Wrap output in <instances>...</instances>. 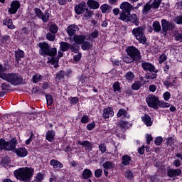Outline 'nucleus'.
<instances>
[{
    "mask_svg": "<svg viewBox=\"0 0 182 182\" xmlns=\"http://www.w3.org/2000/svg\"><path fill=\"white\" fill-rule=\"evenodd\" d=\"M40 48V53L43 55V56H50L52 58H48V60L47 63H50L53 65L54 68H58L59 65V58H53L58 53V50L55 48H49V44L43 42L39 43Z\"/></svg>",
    "mask_w": 182,
    "mask_h": 182,
    "instance_id": "obj_1",
    "label": "nucleus"
},
{
    "mask_svg": "<svg viewBox=\"0 0 182 182\" xmlns=\"http://www.w3.org/2000/svg\"><path fill=\"white\" fill-rule=\"evenodd\" d=\"M35 169L29 167L20 168L14 171V177L20 181H28L33 177Z\"/></svg>",
    "mask_w": 182,
    "mask_h": 182,
    "instance_id": "obj_2",
    "label": "nucleus"
},
{
    "mask_svg": "<svg viewBox=\"0 0 182 182\" xmlns=\"http://www.w3.org/2000/svg\"><path fill=\"white\" fill-rule=\"evenodd\" d=\"M18 141L15 138H12L9 141L4 139H0V150H7L9 151H14L16 149Z\"/></svg>",
    "mask_w": 182,
    "mask_h": 182,
    "instance_id": "obj_3",
    "label": "nucleus"
},
{
    "mask_svg": "<svg viewBox=\"0 0 182 182\" xmlns=\"http://www.w3.org/2000/svg\"><path fill=\"white\" fill-rule=\"evenodd\" d=\"M132 34L139 43H146L147 39L144 35V28L143 27L134 28L132 30Z\"/></svg>",
    "mask_w": 182,
    "mask_h": 182,
    "instance_id": "obj_4",
    "label": "nucleus"
},
{
    "mask_svg": "<svg viewBox=\"0 0 182 182\" xmlns=\"http://www.w3.org/2000/svg\"><path fill=\"white\" fill-rule=\"evenodd\" d=\"M3 80H6V82H9V83H11V85H14L16 86V85H19L21 82V77H19V75L18 74H14V73H6L4 75H3Z\"/></svg>",
    "mask_w": 182,
    "mask_h": 182,
    "instance_id": "obj_5",
    "label": "nucleus"
},
{
    "mask_svg": "<svg viewBox=\"0 0 182 182\" xmlns=\"http://www.w3.org/2000/svg\"><path fill=\"white\" fill-rule=\"evenodd\" d=\"M74 42L76 44H73L71 46V50L75 52V53H77V50H79V45H82L86 41V36H75L74 38Z\"/></svg>",
    "mask_w": 182,
    "mask_h": 182,
    "instance_id": "obj_6",
    "label": "nucleus"
},
{
    "mask_svg": "<svg viewBox=\"0 0 182 182\" xmlns=\"http://www.w3.org/2000/svg\"><path fill=\"white\" fill-rule=\"evenodd\" d=\"M146 102L149 107H151L155 110H157V109H159V97H156V95H149L146 98Z\"/></svg>",
    "mask_w": 182,
    "mask_h": 182,
    "instance_id": "obj_7",
    "label": "nucleus"
},
{
    "mask_svg": "<svg viewBox=\"0 0 182 182\" xmlns=\"http://www.w3.org/2000/svg\"><path fill=\"white\" fill-rule=\"evenodd\" d=\"M161 25H162V33H163V35H166L167 31H168V29H172V28H174L173 24L170 22H168L166 19H162L161 20Z\"/></svg>",
    "mask_w": 182,
    "mask_h": 182,
    "instance_id": "obj_8",
    "label": "nucleus"
},
{
    "mask_svg": "<svg viewBox=\"0 0 182 182\" xmlns=\"http://www.w3.org/2000/svg\"><path fill=\"white\" fill-rule=\"evenodd\" d=\"M86 9H87L86 2L82 1L75 6V11L77 15H80V14H83L85 11H86Z\"/></svg>",
    "mask_w": 182,
    "mask_h": 182,
    "instance_id": "obj_9",
    "label": "nucleus"
},
{
    "mask_svg": "<svg viewBox=\"0 0 182 182\" xmlns=\"http://www.w3.org/2000/svg\"><path fill=\"white\" fill-rule=\"evenodd\" d=\"M127 53L128 55L131 56V58H133L134 59H136V58L139 56V50L133 46L129 47L127 49Z\"/></svg>",
    "mask_w": 182,
    "mask_h": 182,
    "instance_id": "obj_10",
    "label": "nucleus"
},
{
    "mask_svg": "<svg viewBox=\"0 0 182 182\" xmlns=\"http://www.w3.org/2000/svg\"><path fill=\"white\" fill-rule=\"evenodd\" d=\"M19 8H21V4H19V1H13L11 4V8L9 9V12L14 15L16 12H18V9H19Z\"/></svg>",
    "mask_w": 182,
    "mask_h": 182,
    "instance_id": "obj_11",
    "label": "nucleus"
},
{
    "mask_svg": "<svg viewBox=\"0 0 182 182\" xmlns=\"http://www.w3.org/2000/svg\"><path fill=\"white\" fill-rule=\"evenodd\" d=\"M14 153L18 156V157H26L28 156V150L25 147H20L17 149L14 150Z\"/></svg>",
    "mask_w": 182,
    "mask_h": 182,
    "instance_id": "obj_12",
    "label": "nucleus"
},
{
    "mask_svg": "<svg viewBox=\"0 0 182 182\" xmlns=\"http://www.w3.org/2000/svg\"><path fill=\"white\" fill-rule=\"evenodd\" d=\"M141 66L144 69V70H145V72H154L155 73L157 72L156 71V68H154V65H153V64L150 63H143L141 64Z\"/></svg>",
    "mask_w": 182,
    "mask_h": 182,
    "instance_id": "obj_13",
    "label": "nucleus"
},
{
    "mask_svg": "<svg viewBox=\"0 0 182 182\" xmlns=\"http://www.w3.org/2000/svg\"><path fill=\"white\" fill-rule=\"evenodd\" d=\"M102 116L104 119H109V117H113L114 116V112L112 107H107L104 109Z\"/></svg>",
    "mask_w": 182,
    "mask_h": 182,
    "instance_id": "obj_14",
    "label": "nucleus"
},
{
    "mask_svg": "<svg viewBox=\"0 0 182 182\" xmlns=\"http://www.w3.org/2000/svg\"><path fill=\"white\" fill-rule=\"evenodd\" d=\"M120 9H122V11L124 12H127V14H130V11L133 9V6L130 4L129 2H123L120 5Z\"/></svg>",
    "mask_w": 182,
    "mask_h": 182,
    "instance_id": "obj_15",
    "label": "nucleus"
},
{
    "mask_svg": "<svg viewBox=\"0 0 182 182\" xmlns=\"http://www.w3.org/2000/svg\"><path fill=\"white\" fill-rule=\"evenodd\" d=\"M87 5L90 8V9H99V6H100L99 2L95 0H88L87 2Z\"/></svg>",
    "mask_w": 182,
    "mask_h": 182,
    "instance_id": "obj_16",
    "label": "nucleus"
},
{
    "mask_svg": "<svg viewBox=\"0 0 182 182\" xmlns=\"http://www.w3.org/2000/svg\"><path fill=\"white\" fill-rule=\"evenodd\" d=\"M77 31H79V28H77V26L75 25H70L67 28V33L69 36H73L75 32H77Z\"/></svg>",
    "mask_w": 182,
    "mask_h": 182,
    "instance_id": "obj_17",
    "label": "nucleus"
},
{
    "mask_svg": "<svg viewBox=\"0 0 182 182\" xmlns=\"http://www.w3.org/2000/svg\"><path fill=\"white\" fill-rule=\"evenodd\" d=\"M181 174L180 169H170L168 171L167 175L168 177H177Z\"/></svg>",
    "mask_w": 182,
    "mask_h": 182,
    "instance_id": "obj_18",
    "label": "nucleus"
},
{
    "mask_svg": "<svg viewBox=\"0 0 182 182\" xmlns=\"http://www.w3.org/2000/svg\"><path fill=\"white\" fill-rule=\"evenodd\" d=\"M120 21H123L124 22H129V18L130 16V13H127V11H123L119 14Z\"/></svg>",
    "mask_w": 182,
    "mask_h": 182,
    "instance_id": "obj_19",
    "label": "nucleus"
},
{
    "mask_svg": "<svg viewBox=\"0 0 182 182\" xmlns=\"http://www.w3.org/2000/svg\"><path fill=\"white\" fill-rule=\"evenodd\" d=\"M117 117H124L125 119H129L130 115L127 113V112L124 109H120L117 114Z\"/></svg>",
    "mask_w": 182,
    "mask_h": 182,
    "instance_id": "obj_20",
    "label": "nucleus"
},
{
    "mask_svg": "<svg viewBox=\"0 0 182 182\" xmlns=\"http://www.w3.org/2000/svg\"><path fill=\"white\" fill-rule=\"evenodd\" d=\"M141 119L148 127L153 124V122H151V118L148 114H145L144 117H142Z\"/></svg>",
    "mask_w": 182,
    "mask_h": 182,
    "instance_id": "obj_21",
    "label": "nucleus"
},
{
    "mask_svg": "<svg viewBox=\"0 0 182 182\" xmlns=\"http://www.w3.org/2000/svg\"><path fill=\"white\" fill-rule=\"evenodd\" d=\"M50 166H53L54 168H62L63 164L60 161L55 159H52L50 162Z\"/></svg>",
    "mask_w": 182,
    "mask_h": 182,
    "instance_id": "obj_22",
    "label": "nucleus"
},
{
    "mask_svg": "<svg viewBox=\"0 0 182 182\" xmlns=\"http://www.w3.org/2000/svg\"><path fill=\"white\" fill-rule=\"evenodd\" d=\"M132 161V157L129 155H124L122 156V164L123 166H129Z\"/></svg>",
    "mask_w": 182,
    "mask_h": 182,
    "instance_id": "obj_23",
    "label": "nucleus"
},
{
    "mask_svg": "<svg viewBox=\"0 0 182 182\" xmlns=\"http://www.w3.org/2000/svg\"><path fill=\"white\" fill-rule=\"evenodd\" d=\"M93 45H92L89 41H84L82 44L81 49L82 50H89V49H92Z\"/></svg>",
    "mask_w": 182,
    "mask_h": 182,
    "instance_id": "obj_24",
    "label": "nucleus"
},
{
    "mask_svg": "<svg viewBox=\"0 0 182 182\" xmlns=\"http://www.w3.org/2000/svg\"><path fill=\"white\" fill-rule=\"evenodd\" d=\"M78 144H80V146L85 147V149H87L88 150L92 149V144H90V142H89V141H78Z\"/></svg>",
    "mask_w": 182,
    "mask_h": 182,
    "instance_id": "obj_25",
    "label": "nucleus"
},
{
    "mask_svg": "<svg viewBox=\"0 0 182 182\" xmlns=\"http://www.w3.org/2000/svg\"><path fill=\"white\" fill-rule=\"evenodd\" d=\"M102 166L105 170H110L114 167V164L110 161H107L102 164Z\"/></svg>",
    "mask_w": 182,
    "mask_h": 182,
    "instance_id": "obj_26",
    "label": "nucleus"
},
{
    "mask_svg": "<svg viewBox=\"0 0 182 182\" xmlns=\"http://www.w3.org/2000/svg\"><path fill=\"white\" fill-rule=\"evenodd\" d=\"M82 178L87 180V178H90L92 177V171L90 169H85L82 172Z\"/></svg>",
    "mask_w": 182,
    "mask_h": 182,
    "instance_id": "obj_27",
    "label": "nucleus"
},
{
    "mask_svg": "<svg viewBox=\"0 0 182 182\" xmlns=\"http://www.w3.org/2000/svg\"><path fill=\"white\" fill-rule=\"evenodd\" d=\"M154 32H160L161 31V26L160 25V21H154L152 24Z\"/></svg>",
    "mask_w": 182,
    "mask_h": 182,
    "instance_id": "obj_28",
    "label": "nucleus"
},
{
    "mask_svg": "<svg viewBox=\"0 0 182 182\" xmlns=\"http://www.w3.org/2000/svg\"><path fill=\"white\" fill-rule=\"evenodd\" d=\"M3 23L4 25H6L9 29H15V25L12 22V19L4 20Z\"/></svg>",
    "mask_w": 182,
    "mask_h": 182,
    "instance_id": "obj_29",
    "label": "nucleus"
},
{
    "mask_svg": "<svg viewBox=\"0 0 182 182\" xmlns=\"http://www.w3.org/2000/svg\"><path fill=\"white\" fill-rule=\"evenodd\" d=\"M55 139V131H48L46 134V140L53 141Z\"/></svg>",
    "mask_w": 182,
    "mask_h": 182,
    "instance_id": "obj_30",
    "label": "nucleus"
},
{
    "mask_svg": "<svg viewBox=\"0 0 182 182\" xmlns=\"http://www.w3.org/2000/svg\"><path fill=\"white\" fill-rule=\"evenodd\" d=\"M136 59L133 58V57L129 56V55L128 54V55H125L123 57L122 60L123 62H124L125 63H132V62H134Z\"/></svg>",
    "mask_w": 182,
    "mask_h": 182,
    "instance_id": "obj_31",
    "label": "nucleus"
},
{
    "mask_svg": "<svg viewBox=\"0 0 182 182\" xmlns=\"http://www.w3.org/2000/svg\"><path fill=\"white\" fill-rule=\"evenodd\" d=\"M70 46L68 43L61 42L60 43V48L63 52H66V50H68V49H69Z\"/></svg>",
    "mask_w": 182,
    "mask_h": 182,
    "instance_id": "obj_32",
    "label": "nucleus"
},
{
    "mask_svg": "<svg viewBox=\"0 0 182 182\" xmlns=\"http://www.w3.org/2000/svg\"><path fill=\"white\" fill-rule=\"evenodd\" d=\"M23 51L19 50L15 52V56H16V60H17V62L18 60H21V58H23Z\"/></svg>",
    "mask_w": 182,
    "mask_h": 182,
    "instance_id": "obj_33",
    "label": "nucleus"
},
{
    "mask_svg": "<svg viewBox=\"0 0 182 182\" xmlns=\"http://www.w3.org/2000/svg\"><path fill=\"white\" fill-rule=\"evenodd\" d=\"M100 9H101L102 14H106V13L109 12V11H110V7L107 4H102L100 6Z\"/></svg>",
    "mask_w": 182,
    "mask_h": 182,
    "instance_id": "obj_34",
    "label": "nucleus"
},
{
    "mask_svg": "<svg viewBox=\"0 0 182 182\" xmlns=\"http://www.w3.org/2000/svg\"><path fill=\"white\" fill-rule=\"evenodd\" d=\"M113 89H114V92L120 93L122 90V88L120 87V83H119V82H116L113 85Z\"/></svg>",
    "mask_w": 182,
    "mask_h": 182,
    "instance_id": "obj_35",
    "label": "nucleus"
},
{
    "mask_svg": "<svg viewBox=\"0 0 182 182\" xmlns=\"http://www.w3.org/2000/svg\"><path fill=\"white\" fill-rule=\"evenodd\" d=\"M160 4H161V0H154V2L151 4L153 9H157L159 6H160Z\"/></svg>",
    "mask_w": 182,
    "mask_h": 182,
    "instance_id": "obj_36",
    "label": "nucleus"
},
{
    "mask_svg": "<svg viewBox=\"0 0 182 182\" xmlns=\"http://www.w3.org/2000/svg\"><path fill=\"white\" fill-rule=\"evenodd\" d=\"M43 22H48L49 21V13L48 11H46L45 14L41 15V18H40Z\"/></svg>",
    "mask_w": 182,
    "mask_h": 182,
    "instance_id": "obj_37",
    "label": "nucleus"
},
{
    "mask_svg": "<svg viewBox=\"0 0 182 182\" xmlns=\"http://www.w3.org/2000/svg\"><path fill=\"white\" fill-rule=\"evenodd\" d=\"M133 90H139L141 87V82L136 81L132 86Z\"/></svg>",
    "mask_w": 182,
    "mask_h": 182,
    "instance_id": "obj_38",
    "label": "nucleus"
},
{
    "mask_svg": "<svg viewBox=\"0 0 182 182\" xmlns=\"http://www.w3.org/2000/svg\"><path fill=\"white\" fill-rule=\"evenodd\" d=\"M42 80V75L41 74H37L33 77V83H38Z\"/></svg>",
    "mask_w": 182,
    "mask_h": 182,
    "instance_id": "obj_39",
    "label": "nucleus"
},
{
    "mask_svg": "<svg viewBox=\"0 0 182 182\" xmlns=\"http://www.w3.org/2000/svg\"><path fill=\"white\" fill-rule=\"evenodd\" d=\"M8 70V68L6 67H4L2 65L0 64V78L3 79V76L6 75L4 72H6Z\"/></svg>",
    "mask_w": 182,
    "mask_h": 182,
    "instance_id": "obj_40",
    "label": "nucleus"
},
{
    "mask_svg": "<svg viewBox=\"0 0 182 182\" xmlns=\"http://www.w3.org/2000/svg\"><path fill=\"white\" fill-rule=\"evenodd\" d=\"M159 107H170V104L164 101H159L158 102V108Z\"/></svg>",
    "mask_w": 182,
    "mask_h": 182,
    "instance_id": "obj_41",
    "label": "nucleus"
},
{
    "mask_svg": "<svg viewBox=\"0 0 182 182\" xmlns=\"http://www.w3.org/2000/svg\"><path fill=\"white\" fill-rule=\"evenodd\" d=\"M174 80H166L164 82V85L166 86V87H171L173 86V83H174Z\"/></svg>",
    "mask_w": 182,
    "mask_h": 182,
    "instance_id": "obj_42",
    "label": "nucleus"
},
{
    "mask_svg": "<svg viewBox=\"0 0 182 182\" xmlns=\"http://www.w3.org/2000/svg\"><path fill=\"white\" fill-rule=\"evenodd\" d=\"M125 77L127 80L132 81L133 79H134V74H133L132 72H128L126 73Z\"/></svg>",
    "mask_w": 182,
    "mask_h": 182,
    "instance_id": "obj_43",
    "label": "nucleus"
},
{
    "mask_svg": "<svg viewBox=\"0 0 182 182\" xmlns=\"http://www.w3.org/2000/svg\"><path fill=\"white\" fill-rule=\"evenodd\" d=\"M46 98L48 106H51V105L53 103V98L52 97V95H46Z\"/></svg>",
    "mask_w": 182,
    "mask_h": 182,
    "instance_id": "obj_44",
    "label": "nucleus"
},
{
    "mask_svg": "<svg viewBox=\"0 0 182 182\" xmlns=\"http://www.w3.org/2000/svg\"><path fill=\"white\" fill-rule=\"evenodd\" d=\"M152 8L151 4L150 3H146L144 6L143 12L144 14H147V11H149Z\"/></svg>",
    "mask_w": 182,
    "mask_h": 182,
    "instance_id": "obj_45",
    "label": "nucleus"
},
{
    "mask_svg": "<svg viewBox=\"0 0 182 182\" xmlns=\"http://www.w3.org/2000/svg\"><path fill=\"white\" fill-rule=\"evenodd\" d=\"M154 143L156 144V146H160V144L163 143V137L157 136L154 140Z\"/></svg>",
    "mask_w": 182,
    "mask_h": 182,
    "instance_id": "obj_46",
    "label": "nucleus"
},
{
    "mask_svg": "<svg viewBox=\"0 0 182 182\" xmlns=\"http://www.w3.org/2000/svg\"><path fill=\"white\" fill-rule=\"evenodd\" d=\"M46 38H47L48 41H50V42H53V41H55V36L54 34L48 33L46 35Z\"/></svg>",
    "mask_w": 182,
    "mask_h": 182,
    "instance_id": "obj_47",
    "label": "nucleus"
},
{
    "mask_svg": "<svg viewBox=\"0 0 182 182\" xmlns=\"http://www.w3.org/2000/svg\"><path fill=\"white\" fill-rule=\"evenodd\" d=\"M92 15H93V13L92 12V11H89L87 9L85 13L84 14L85 18H86L87 19H89V18H92Z\"/></svg>",
    "mask_w": 182,
    "mask_h": 182,
    "instance_id": "obj_48",
    "label": "nucleus"
},
{
    "mask_svg": "<svg viewBox=\"0 0 182 182\" xmlns=\"http://www.w3.org/2000/svg\"><path fill=\"white\" fill-rule=\"evenodd\" d=\"M174 22H176V23H178V25H181L182 24V15H179V16H176L174 18Z\"/></svg>",
    "mask_w": 182,
    "mask_h": 182,
    "instance_id": "obj_49",
    "label": "nucleus"
},
{
    "mask_svg": "<svg viewBox=\"0 0 182 182\" xmlns=\"http://www.w3.org/2000/svg\"><path fill=\"white\" fill-rule=\"evenodd\" d=\"M50 31L51 33H56L58 32V26L55 24L51 25L50 26Z\"/></svg>",
    "mask_w": 182,
    "mask_h": 182,
    "instance_id": "obj_50",
    "label": "nucleus"
},
{
    "mask_svg": "<svg viewBox=\"0 0 182 182\" xmlns=\"http://www.w3.org/2000/svg\"><path fill=\"white\" fill-rule=\"evenodd\" d=\"M35 14L36 15V16H38V18L40 19L43 15L42 14V11L38 8L34 9Z\"/></svg>",
    "mask_w": 182,
    "mask_h": 182,
    "instance_id": "obj_51",
    "label": "nucleus"
},
{
    "mask_svg": "<svg viewBox=\"0 0 182 182\" xmlns=\"http://www.w3.org/2000/svg\"><path fill=\"white\" fill-rule=\"evenodd\" d=\"M170 97H171V94L169 92H166L164 93V99L166 102L170 100Z\"/></svg>",
    "mask_w": 182,
    "mask_h": 182,
    "instance_id": "obj_52",
    "label": "nucleus"
},
{
    "mask_svg": "<svg viewBox=\"0 0 182 182\" xmlns=\"http://www.w3.org/2000/svg\"><path fill=\"white\" fill-rule=\"evenodd\" d=\"M137 21V16L136 14L130 15L129 17V22H136Z\"/></svg>",
    "mask_w": 182,
    "mask_h": 182,
    "instance_id": "obj_53",
    "label": "nucleus"
},
{
    "mask_svg": "<svg viewBox=\"0 0 182 182\" xmlns=\"http://www.w3.org/2000/svg\"><path fill=\"white\" fill-rule=\"evenodd\" d=\"M166 59H167V55H166V54H162L159 57V63H163L165 60H166Z\"/></svg>",
    "mask_w": 182,
    "mask_h": 182,
    "instance_id": "obj_54",
    "label": "nucleus"
},
{
    "mask_svg": "<svg viewBox=\"0 0 182 182\" xmlns=\"http://www.w3.org/2000/svg\"><path fill=\"white\" fill-rule=\"evenodd\" d=\"M102 174H103V170H102V169H97V170L95 171V177H97V178L100 177V176H102Z\"/></svg>",
    "mask_w": 182,
    "mask_h": 182,
    "instance_id": "obj_55",
    "label": "nucleus"
},
{
    "mask_svg": "<svg viewBox=\"0 0 182 182\" xmlns=\"http://www.w3.org/2000/svg\"><path fill=\"white\" fill-rule=\"evenodd\" d=\"M97 36H99V31L97 30H95L90 34V38H92V39H96Z\"/></svg>",
    "mask_w": 182,
    "mask_h": 182,
    "instance_id": "obj_56",
    "label": "nucleus"
},
{
    "mask_svg": "<svg viewBox=\"0 0 182 182\" xmlns=\"http://www.w3.org/2000/svg\"><path fill=\"white\" fill-rule=\"evenodd\" d=\"M125 177H126L128 180H132V178H133V172L127 171L126 173H125Z\"/></svg>",
    "mask_w": 182,
    "mask_h": 182,
    "instance_id": "obj_57",
    "label": "nucleus"
},
{
    "mask_svg": "<svg viewBox=\"0 0 182 182\" xmlns=\"http://www.w3.org/2000/svg\"><path fill=\"white\" fill-rule=\"evenodd\" d=\"M95 127H96V124L95 122H92L87 125V130H93V129H95Z\"/></svg>",
    "mask_w": 182,
    "mask_h": 182,
    "instance_id": "obj_58",
    "label": "nucleus"
},
{
    "mask_svg": "<svg viewBox=\"0 0 182 182\" xmlns=\"http://www.w3.org/2000/svg\"><path fill=\"white\" fill-rule=\"evenodd\" d=\"M36 180L37 181H42V180H43V174L41 173H38L36 176Z\"/></svg>",
    "mask_w": 182,
    "mask_h": 182,
    "instance_id": "obj_59",
    "label": "nucleus"
},
{
    "mask_svg": "<svg viewBox=\"0 0 182 182\" xmlns=\"http://www.w3.org/2000/svg\"><path fill=\"white\" fill-rule=\"evenodd\" d=\"M99 149L102 153H106V145L105 144H100Z\"/></svg>",
    "mask_w": 182,
    "mask_h": 182,
    "instance_id": "obj_60",
    "label": "nucleus"
},
{
    "mask_svg": "<svg viewBox=\"0 0 182 182\" xmlns=\"http://www.w3.org/2000/svg\"><path fill=\"white\" fill-rule=\"evenodd\" d=\"M146 139L147 144H150V142L153 141V136H151V134H146Z\"/></svg>",
    "mask_w": 182,
    "mask_h": 182,
    "instance_id": "obj_61",
    "label": "nucleus"
},
{
    "mask_svg": "<svg viewBox=\"0 0 182 182\" xmlns=\"http://www.w3.org/2000/svg\"><path fill=\"white\" fill-rule=\"evenodd\" d=\"M89 122V117H87V115H84L82 118H81V123L83 124H86Z\"/></svg>",
    "mask_w": 182,
    "mask_h": 182,
    "instance_id": "obj_62",
    "label": "nucleus"
},
{
    "mask_svg": "<svg viewBox=\"0 0 182 182\" xmlns=\"http://www.w3.org/2000/svg\"><path fill=\"white\" fill-rule=\"evenodd\" d=\"M82 59V53H78L75 55H74V60L75 62H79Z\"/></svg>",
    "mask_w": 182,
    "mask_h": 182,
    "instance_id": "obj_63",
    "label": "nucleus"
},
{
    "mask_svg": "<svg viewBox=\"0 0 182 182\" xmlns=\"http://www.w3.org/2000/svg\"><path fill=\"white\" fill-rule=\"evenodd\" d=\"M71 105H76V103H77V102H79V98L74 97L71 98Z\"/></svg>",
    "mask_w": 182,
    "mask_h": 182,
    "instance_id": "obj_64",
    "label": "nucleus"
}]
</instances>
